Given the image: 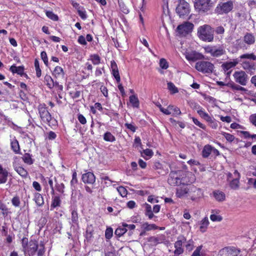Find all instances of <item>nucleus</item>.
<instances>
[{"mask_svg":"<svg viewBox=\"0 0 256 256\" xmlns=\"http://www.w3.org/2000/svg\"><path fill=\"white\" fill-rule=\"evenodd\" d=\"M192 120L194 123L196 124V126H198L200 128L205 130L206 129V126L200 122L196 118H193Z\"/></svg>","mask_w":256,"mask_h":256,"instance_id":"nucleus-60","label":"nucleus"},{"mask_svg":"<svg viewBox=\"0 0 256 256\" xmlns=\"http://www.w3.org/2000/svg\"><path fill=\"white\" fill-rule=\"evenodd\" d=\"M10 146L12 150L16 153L19 154L20 151V146L16 140H14L11 142Z\"/></svg>","mask_w":256,"mask_h":256,"instance_id":"nucleus-32","label":"nucleus"},{"mask_svg":"<svg viewBox=\"0 0 256 256\" xmlns=\"http://www.w3.org/2000/svg\"><path fill=\"white\" fill-rule=\"evenodd\" d=\"M54 87H56L58 92H62L63 90V86L60 84L56 81H55L54 82Z\"/></svg>","mask_w":256,"mask_h":256,"instance_id":"nucleus-62","label":"nucleus"},{"mask_svg":"<svg viewBox=\"0 0 256 256\" xmlns=\"http://www.w3.org/2000/svg\"><path fill=\"white\" fill-rule=\"evenodd\" d=\"M182 186L176 189V195L178 198H181L184 197L190 188H188L187 186L184 184H182Z\"/></svg>","mask_w":256,"mask_h":256,"instance_id":"nucleus-19","label":"nucleus"},{"mask_svg":"<svg viewBox=\"0 0 256 256\" xmlns=\"http://www.w3.org/2000/svg\"><path fill=\"white\" fill-rule=\"evenodd\" d=\"M240 58H247V59H250V60H256V56H254L252 54H244L240 56Z\"/></svg>","mask_w":256,"mask_h":256,"instance_id":"nucleus-51","label":"nucleus"},{"mask_svg":"<svg viewBox=\"0 0 256 256\" xmlns=\"http://www.w3.org/2000/svg\"><path fill=\"white\" fill-rule=\"evenodd\" d=\"M90 60L92 61V63L94 65L98 64L100 62V58L97 54H91L90 56Z\"/></svg>","mask_w":256,"mask_h":256,"instance_id":"nucleus-36","label":"nucleus"},{"mask_svg":"<svg viewBox=\"0 0 256 256\" xmlns=\"http://www.w3.org/2000/svg\"><path fill=\"white\" fill-rule=\"evenodd\" d=\"M238 178H235L230 182V186L232 189L237 190L240 186V182Z\"/></svg>","mask_w":256,"mask_h":256,"instance_id":"nucleus-34","label":"nucleus"},{"mask_svg":"<svg viewBox=\"0 0 256 256\" xmlns=\"http://www.w3.org/2000/svg\"><path fill=\"white\" fill-rule=\"evenodd\" d=\"M160 66L162 69H166L168 67L167 61L164 58H161L160 60Z\"/></svg>","mask_w":256,"mask_h":256,"instance_id":"nucleus-50","label":"nucleus"},{"mask_svg":"<svg viewBox=\"0 0 256 256\" xmlns=\"http://www.w3.org/2000/svg\"><path fill=\"white\" fill-rule=\"evenodd\" d=\"M233 76L235 82L241 86H245L248 82V75L243 70L236 71L233 74Z\"/></svg>","mask_w":256,"mask_h":256,"instance_id":"nucleus-9","label":"nucleus"},{"mask_svg":"<svg viewBox=\"0 0 256 256\" xmlns=\"http://www.w3.org/2000/svg\"><path fill=\"white\" fill-rule=\"evenodd\" d=\"M238 64V62L236 60H234L232 62H226L222 64L221 66L222 68L226 72L228 71L230 68L236 66Z\"/></svg>","mask_w":256,"mask_h":256,"instance_id":"nucleus-23","label":"nucleus"},{"mask_svg":"<svg viewBox=\"0 0 256 256\" xmlns=\"http://www.w3.org/2000/svg\"><path fill=\"white\" fill-rule=\"evenodd\" d=\"M194 26L192 23L186 22L178 26L176 31L180 36H184L192 32Z\"/></svg>","mask_w":256,"mask_h":256,"instance_id":"nucleus-7","label":"nucleus"},{"mask_svg":"<svg viewBox=\"0 0 256 256\" xmlns=\"http://www.w3.org/2000/svg\"><path fill=\"white\" fill-rule=\"evenodd\" d=\"M212 6V0H196L194 8L200 13H204Z\"/></svg>","mask_w":256,"mask_h":256,"instance_id":"nucleus-4","label":"nucleus"},{"mask_svg":"<svg viewBox=\"0 0 256 256\" xmlns=\"http://www.w3.org/2000/svg\"><path fill=\"white\" fill-rule=\"evenodd\" d=\"M204 48L206 53L210 54L214 58H218L226 54V50L222 46H208Z\"/></svg>","mask_w":256,"mask_h":256,"instance_id":"nucleus-3","label":"nucleus"},{"mask_svg":"<svg viewBox=\"0 0 256 256\" xmlns=\"http://www.w3.org/2000/svg\"><path fill=\"white\" fill-rule=\"evenodd\" d=\"M23 161L26 164L31 165L34 163V160L32 158L30 154L26 153L22 157Z\"/></svg>","mask_w":256,"mask_h":256,"instance_id":"nucleus-33","label":"nucleus"},{"mask_svg":"<svg viewBox=\"0 0 256 256\" xmlns=\"http://www.w3.org/2000/svg\"><path fill=\"white\" fill-rule=\"evenodd\" d=\"M180 172L176 171H172L170 172L169 177L168 179V182L172 186H180L184 184V180L182 178L180 177Z\"/></svg>","mask_w":256,"mask_h":256,"instance_id":"nucleus-6","label":"nucleus"},{"mask_svg":"<svg viewBox=\"0 0 256 256\" xmlns=\"http://www.w3.org/2000/svg\"><path fill=\"white\" fill-rule=\"evenodd\" d=\"M0 210L4 216H6L10 212L6 205L0 202Z\"/></svg>","mask_w":256,"mask_h":256,"instance_id":"nucleus-40","label":"nucleus"},{"mask_svg":"<svg viewBox=\"0 0 256 256\" xmlns=\"http://www.w3.org/2000/svg\"><path fill=\"white\" fill-rule=\"evenodd\" d=\"M224 28L222 26H218L214 30V32H215L218 34H224Z\"/></svg>","mask_w":256,"mask_h":256,"instance_id":"nucleus-57","label":"nucleus"},{"mask_svg":"<svg viewBox=\"0 0 256 256\" xmlns=\"http://www.w3.org/2000/svg\"><path fill=\"white\" fill-rule=\"evenodd\" d=\"M44 80L46 82V85L49 88H52L54 87V82L50 76L46 74L44 76Z\"/></svg>","mask_w":256,"mask_h":256,"instance_id":"nucleus-39","label":"nucleus"},{"mask_svg":"<svg viewBox=\"0 0 256 256\" xmlns=\"http://www.w3.org/2000/svg\"><path fill=\"white\" fill-rule=\"evenodd\" d=\"M56 188L58 192L62 194L64 192V185L63 183H56Z\"/></svg>","mask_w":256,"mask_h":256,"instance_id":"nucleus-55","label":"nucleus"},{"mask_svg":"<svg viewBox=\"0 0 256 256\" xmlns=\"http://www.w3.org/2000/svg\"><path fill=\"white\" fill-rule=\"evenodd\" d=\"M189 196L192 200H196L202 196V190L194 186L190 188Z\"/></svg>","mask_w":256,"mask_h":256,"instance_id":"nucleus-15","label":"nucleus"},{"mask_svg":"<svg viewBox=\"0 0 256 256\" xmlns=\"http://www.w3.org/2000/svg\"><path fill=\"white\" fill-rule=\"evenodd\" d=\"M152 168L160 176H164L168 172V169L166 166L163 165L159 162H154Z\"/></svg>","mask_w":256,"mask_h":256,"instance_id":"nucleus-12","label":"nucleus"},{"mask_svg":"<svg viewBox=\"0 0 256 256\" xmlns=\"http://www.w3.org/2000/svg\"><path fill=\"white\" fill-rule=\"evenodd\" d=\"M104 140L110 142H113L116 140L115 137L109 132H107L104 134Z\"/></svg>","mask_w":256,"mask_h":256,"instance_id":"nucleus-37","label":"nucleus"},{"mask_svg":"<svg viewBox=\"0 0 256 256\" xmlns=\"http://www.w3.org/2000/svg\"><path fill=\"white\" fill-rule=\"evenodd\" d=\"M128 225H122L119 226L115 230L114 234L116 236L120 237L123 236L127 231L126 227H128Z\"/></svg>","mask_w":256,"mask_h":256,"instance_id":"nucleus-24","label":"nucleus"},{"mask_svg":"<svg viewBox=\"0 0 256 256\" xmlns=\"http://www.w3.org/2000/svg\"><path fill=\"white\" fill-rule=\"evenodd\" d=\"M130 102L132 104L133 107L138 108L139 106V100L136 96H130Z\"/></svg>","mask_w":256,"mask_h":256,"instance_id":"nucleus-38","label":"nucleus"},{"mask_svg":"<svg viewBox=\"0 0 256 256\" xmlns=\"http://www.w3.org/2000/svg\"><path fill=\"white\" fill-rule=\"evenodd\" d=\"M202 246H198L196 249L194 250L191 256H203L202 254H200V250H202Z\"/></svg>","mask_w":256,"mask_h":256,"instance_id":"nucleus-53","label":"nucleus"},{"mask_svg":"<svg viewBox=\"0 0 256 256\" xmlns=\"http://www.w3.org/2000/svg\"><path fill=\"white\" fill-rule=\"evenodd\" d=\"M40 56L42 59L43 60L44 64L48 66V58L47 57L46 53L44 51L42 52L40 54Z\"/></svg>","mask_w":256,"mask_h":256,"instance_id":"nucleus-59","label":"nucleus"},{"mask_svg":"<svg viewBox=\"0 0 256 256\" xmlns=\"http://www.w3.org/2000/svg\"><path fill=\"white\" fill-rule=\"evenodd\" d=\"M176 12L180 18L188 16L190 12V4L184 0H180Z\"/></svg>","mask_w":256,"mask_h":256,"instance_id":"nucleus-5","label":"nucleus"},{"mask_svg":"<svg viewBox=\"0 0 256 256\" xmlns=\"http://www.w3.org/2000/svg\"><path fill=\"white\" fill-rule=\"evenodd\" d=\"M82 180L84 183L92 184L95 182L96 178L93 173L88 172L82 174Z\"/></svg>","mask_w":256,"mask_h":256,"instance_id":"nucleus-18","label":"nucleus"},{"mask_svg":"<svg viewBox=\"0 0 256 256\" xmlns=\"http://www.w3.org/2000/svg\"><path fill=\"white\" fill-rule=\"evenodd\" d=\"M222 134L224 136L226 140L229 142H232L234 139V136L230 134L222 132Z\"/></svg>","mask_w":256,"mask_h":256,"instance_id":"nucleus-46","label":"nucleus"},{"mask_svg":"<svg viewBox=\"0 0 256 256\" xmlns=\"http://www.w3.org/2000/svg\"><path fill=\"white\" fill-rule=\"evenodd\" d=\"M210 218L212 222H220L222 220V217L218 215L212 214L210 215Z\"/></svg>","mask_w":256,"mask_h":256,"instance_id":"nucleus-56","label":"nucleus"},{"mask_svg":"<svg viewBox=\"0 0 256 256\" xmlns=\"http://www.w3.org/2000/svg\"><path fill=\"white\" fill-rule=\"evenodd\" d=\"M212 152V146L210 144L204 146L202 150V156L204 158H207Z\"/></svg>","mask_w":256,"mask_h":256,"instance_id":"nucleus-26","label":"nucleus"},{"mask_svg":"<svg viewBox=\"0 0 256 256\" xmlns=\"http://www.w3.org/2000/svg\"><path fill=\"white\" fill-rule=\"evenodd\" d=\"M34 66L36 70V75L37 77L40 78L41 76L42 72L40 68L39 62L36 59L34 60Z\"/></svg>","mask_w":256,"mask_h":256,"instance_id":"nucleus-44","label":"nucleus"},{"mask_svg":"<svg viewBox=\"0 0 256 256\" xmlns=\"http://www.w3.org/2000/svg\"><path fill=\"white\" fill-rule=\"evenodd\" d=\"M34 200L36 205L38 206H42L44 204L42 196L39 193H35L34 195Z\"/></svg>","mask_w":256,"mask_h":256,"instance_id":"nucleus-31","label":"nucleus"},{"mask_svg":"<svg viewBox=\"0 0 256 256\" xmlns=\"http://www.w3.org/2000/svg\"><path fill=\"white\" fill-rule=\"evenodd\" d=\"M60 203L61 200L59 196H53L52 198V202L50 206L51 209L60 206Z\"/></svg>","mask_w":256,"mask_h":256,"instance_id":"nucleus-30","label":"nucleus"},{"mask_svg":"<svg viewBox=\"0 0 256 256\" xmlns=\"http://www.w3.org/2000/svg\"><path fill=\"white\" fill-rule=\"evenodd\" d=\"M198 38L205 42H212L214 39V30L208 24L200 26L198 30Z\"/></svg>","mask_w":256,"mask_h":256,"instance_id":"nucleus-1","label":"nucleus"},{"mask_svg":"<svg viewBox=\"0 0 256 256\" xmlns=\"http://www.w3.org/2000/svg\"><path fill=\"white\" fill-rule=\"evenodd\" d=\"M110 66L112 70V74L116 78L118 83H120V77L118 70V66L116 62L114 60L110 62Z\"/></svg>","mask_w":256,"mask_h":256,"instance_id":"nucleus-17","label":"nucleus"},{"mask_svg":"<svg viewBox=\"0 0 256 256\" xmlns=\"http://www.w3.org/2000/svg\"><path fill=\"white\" fill-rule=\"evenodd\" d=\"M113 234V230L111 228H107L105 232V237L106 239H110Z\"/></svg>","mask_w":256,"mask_h":256,"instance_id":"nucleus-49","label":"nucleus"},{"mask_svg":"<svg viewBox=\"0 0 256 256\" xmlns=\"http://www.w3.org/2000/svg\"><path fill=\"white\" fill-rule=\"evenodd\" d=\"M52 74L56 78L60 77L63 78H64V72L62 68L59 66H56L54 70L53 71Z\"/></svg>","mask_w":256,"mask_h":256,"instance_id":"nucleus-28","label":"nucleus"},{"mask_svg":"<svg viewBox=\"0 0 256 256\" xmlns=\"http://www.w3.org/2000/svg\"><path fill=\"white\" fill-rule=\"evenodd\" d=\"M249 120L250 122H252L253 125L256 126V114L250 115Z\"/></svg>","mask_w":256,"mask_h":256,"instance_id":"nucleus-64","label":"nucleus"},{"mask_svg":"<svg viewBox=\"0 0 256 256\" xmlns=\"http://www.w3.org/2000/svg\"><path fill=\"white\" fill-rule=\"evenodd\" d=\"M46 15L48 18H50L53 20L56 21L58 20V16L52 12L46 11Z\"/></svg>","mask_w":256,"mask_h":256,"instance_id":"nucleus-45","label":"nucleus"},{"mask_svg":"<svg viewBox=\"0 0 256 256\" xmlns=\"http://www.w3.org/2000/svg\"><path fill=\"white\" fill-rule=\"evenodd\" d=\"M20 160V159L16 157L13 162V166L14 170L22 178H26L28 175V172L22 167L19 166L18 162Z\"/></svg>","mask_w":256,"mask_h":256,"instance_id":"nucleus-14","label":"nucleus"},{"mask_svg":"<svg viewBox=\"0 0 256 256\" xmlns=\"http://www.w3.org/2000/svg\"><path fill=\"white\" fill-rule=\"evenodd\" d=\"M240 250L235 246H226L218 252L219 256H238L240 252Z\"/></svg>","mask_w":256,"mask_h":256,"instance_id":"nucleus-8","label":"nucleus"},{"mask_svg":"<svg viewBox=\"0 0 256 256\" xmlns=\"http://www.w3.org/2000/svg\"><path fill=\"white\" fill-rule=\"evenodd\" d=\"M194 68L198 71L204 74H212L214 69V66L213 64L208 61L204 60L196 62Z\"/></svg>","mask_w":256,"mask_h":256,"instance_id":"nucleus-2","label":"nucleus"},{"mask_svg":"<svg viewBox=\"0 0 256 256\" xmlns=\"http://www.w3.org/2000/svg\"><path fill=\"white\" fill-rule=\"evenodd\" d=\"M117 190L120 196L122 197L126 196L128 194L127 190L122 186L118 187L117 188Z\"/></svg>","mask_w":256,"mask_h":256,"instance_id":"nucleus-47","label":"nucleus"},{"mask_svg":"<svg viewBox=\"0 0 256 256\" xmlns=\"http://www.w3.org/2000/svg\"><path fill=\"white\" fill-rule=\"evenodd\" d=\"M234 2L229 0L224 2H220L216 7V11L219 14H228L234 8Z\"/></svg>","mask_w":256,"mask_h":256,"instance_id":"nucleus-10","label":"nucleus"},{"mask_svg":"<svg viewBox=\"0 0 256 256\" xmlns=\"http://www.w3.org/2000/svg\"><path fill=\"white\" fill-rule=\"evenodd\" d=\"M38 249V244L36 240H31L29 242V245L26 248V253L29 256H34Z\"/></svg>","mask_w":256,"mask_h":256,"instance_id":"nucleus-16","label":"nucleus"},{"mask_svg":"<svg viewBox=\"0 0 256 256\" xmlns=\"http://www.w3.org/2000/svg\"><path fill=\"white\" fill-rule=\"evenodd\" d=\"M92 225H88L86 228V232L85 237L87 242H90L92 238L93 235V228Z\"/></svg>","mask_w":256,"mask_h":256,"instance_id":"nucleus-29","label":"nucleus"},{"mask_svg":"<svg viewBox=\"0 0 256 256\" xmlns=\"http://www.w3.org/2000/svg\"><path fill=\"white\" fill-rule=\"evenodd\" d=\"M38 112L42 121L48 124L52 120V116L44 105L40 104L38 106Z\"/></svg>","mask_w":256,"mask_h":256,"instance_id":"nucleus-11","label":"nucleus"},{"mask_svg":"<svg viewBox=\"0 0 256 256\" xmlns=\"http://www.w3.org/2000/svg\"><path fill=\"white\" fill-rule=\"evenodd\" d=\"M12 203L15 207H18L20 206V202L19 196H15L12 200Z\"/></svg>","mask_w":256,"mask_h":256,"instance_id":"nucleus-48","label":"nucleus"},{"mask_svg":"<svg viewBox=\"0 0 256 256\" xmlns=\"http://www.w3.org/2000/svg\"><path fill=\"white\" fill-rule=\"evenodd\" d=\"M170 109L172 112V114L174 116L180 115L181 114L180 109L177 106L170 105Z\"/></svg>","mask_w":256,"mask_h":256,"instance_id":"nucleus-42","label":"nucleus"},{"mask_svg":"<svg viewBox=\"0 0 256 256\" xmlns=\"http://www.w3.org/2000/svg\"><path fill=\"white\" fill-rule=\"evenodd\" d=\"M10 70L13 74H17L21 76H22L24 72V67L23 66H16L15 65H12L10 66Z\"/></svg>","mask_w":256,"mask_h":256,"instance_id":"nucleus-25","label":"nucleus"},{"mask_svg":"<svg viewBox=\"0 0 256 256\" xmlns=\"http://www.w3.org/2000/svg\"><path fill=\"white\" fill-rule=\"evenodd\" d=\"M78 183L77 174L74 172L72 174V180L70 182L72 186L75 187V184Z\"/></svg>","mask_w":256,"mask_h":256,"instance_id":"nucleus-52","label":"nucleus"},{"mask_svg":"<svg viewBox=\"0 0 256 256\" xmlns=\"http://www.w3.org/2000/svg\"><path fill=\"white\" fill-rule=\"evenodd\" d=\"M72 220L74 223L76 222L78 220V213L75 210H73L72 212Z\"/></svg>","mask_w":256,"mask_h":256,"instance_id":"nucleus-58","label":"nucleus"},{"mask_svg":"<svg viewBox=\"0 0 256 256\" xmlns=\"http://www.w3.org/2000/svg\"><path fill=\"white\" fill-rule=\"evenodd\" d=\"M168 88L172 94H176L178 92V88L174 86V84L172 82H168Z\"/></svg>","mask_w":256,"mask_h":256,"instance_id":"nucleus-41","label":"nucleus"},{"mask_svg":"<svg viewBox=\"0 0 256 256\" xmlns=\"http://www.w3.org/2000/svg\"><path fill=\"white\" fill-rule=\"evenodd\" d=\"M198 114L200 116L201 118H204L206 121H210L211 117L208 115V114L206 112L202 109H200L197 111Z\"/></svg>","mask_w":256,"mask_h":256,"instance_id":"nucleus-35","label":"nucleus"},{"mask_svg":"<svg viewBox=\"0 0 256 256\" xmlns=\"http://www.w3.org/2000/svg\"><path fill=\"white\" fill-rule=\"evenodd\" d=\"M186 240L184 238H183L182 240L178 238V240L174 243V247H178V248H182L183 244L186 242Z\"/></svg>","mask_w":256,"mask_h":256,"instance_id":"nucleus-54","label":"nucleus"},{"mask_svg":"<svg viewBox=\"0 0 256 256\" xmlns=\"http://www.w3.org/2000/svg\"><path fill=\"white\" fill-rule=\"evenodd\" d=\"M226 86L231 88L233 91H240L244 93L248 92L247 89L236 84L234 82H230L227 83Z\"/></svg>","mask_w":256,"mask_h":256,"instance_id":"nucleus-20","label":"nucleus"},{"mask_svg":"<svg viewBox=\"0 0 256 256\" xmlns=\"http://www.w3.org/2000/svg\"><path fill=\"white\" fill-rule=\"evenodd\" d=\"M244 41L248 45L253 44L256 41V36L251 33H246L244 37Z\"/></svg>","mask_w":256,"mask_h":256,"instance_id":"nucleus-22","label":"nucleus"},{"mask_svg":"<svg viewBox=\"0 0 256 256\" xmlns=\"http://www.w3.org/2000/svg\"><path fill=\"white\" fill-rule=\"evenodd\" d=\"M8 176V172L6 168H4L1 164H0V184H5Z\"/></svg>","mask_w":256,"mask_h":256,"instance_id":"nucleus-21","label":"nucleus"},{"mask_svg":"<svg viewBox=\"0 0 256 256\" xmlns=\"http://www.w3.org/2000/svg\"><path fill=\"white\" fill-rule=\"evenodd\" d=\"M40 248L38 250V256H43L45 252L44 246V244H40Z\"/></svg>","mask_w":256,"mask_h":256,"instance_id":"nucleus-63","label":"nucleus"},{"mask_svg":"<svg viewBox=\"0 0 256 256\" xmlns=\"http://www.w3.org/2000/svg\"><path fill=\"white\" fill-rule=\"evenodd\" d=\"M186 58L188 61L195 62L197 60L204 59V56L200 52L196 51H192L190 52H186Z\"/></svg>","mask_w":256,"mask_h":256,"instance_id":"nucleus-13","label":"nucleus"},{"mask_svg":"<svg viewBox=\"0 0 256 256\" xmlns=\"http://www.w3.org/2000/svg\"><path fill=\"white\" fill-rule=\"evenodd\" d=\"M213 196L215 199L218 202H222L226 198L224 193L220 190L214 191Z\"/></svg>","mask_w":256,"mask_h":256,"instance_id":"nucleus-27","label":"nucleus"},{"mask_svg":"<svg viewBox=\"0 0 256 256\" xmlns=\"http://www.w3.org/2000/svg\"><path fill=\"white\" fill-rule=\"evenodd\" d=\"M29 245V242L28 241V238H24L22 240V248L23 251L24 252V254H26V248Z\"/></svg>","mask_w":256,"mask_h":256,"instance_id":"nucleus-43","label":"nucleus"},{"mask_svg":"<svg viewBox=\"0 0 256 256\" xmlns=\"http://www.w3.org/2000/svg\"><path fill=\"white\" fill-rule=\"evenodd\" d=\"M78 119L79 120V122L82 124H84L86 122V120L84 116L82 114H78Z\"/></svg>","mask_w":256,"mask_h":256,"instance_id":"nucleus-61","label":"nucleus"}]
</instances>
